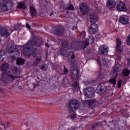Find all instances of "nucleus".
Segmentation results:
<instances>
[{
  "mask_svg": "<svg viewBox=\"0 0 130 130\" xmlns=\"http://www.w3.org/2000/svg\"><path fill=\"white\" fill-rule=\"evenodd\" d=\"M119 21L122 25H128L129 19L126 15H122L119 18Z\"/></svg>",
  "mask_w": 130,
  "mask_h": 130,
  "instance_id": "nucleus-14",
  "label": "nucleus"
},
{
  "mask_svg": "<svg viewBox=\"0 0 130 130\" xmlns=\"http://www.w3.org/2000/svg\"><path fill=\"white\" fill-rule=\"evenodd\" d=\"M117 9L120 12H124L126 10V6L123 2H120L117 5Z\"/></svg>",
  "mask_w": 130,
  "mask_h": 130,
  "instance_id": "nucleus-17",
  "label": "nucleus"
},
{
  "mask_svg": "<svg viewBox=\"0 0 130 130\" xmlns=\"http://www.w3.org/2000/svg\"><path fill=\"white\" fill-rule=\"evenodd\" d=\"M9 53H15V55L19 56L20 55V52L17 47V45L14 43H12L10 47L8 48Z\"/></svg>",
  "mask_w": 130,
  "mask_h": 130,
  "instance_id": "nucleus-8",
  "label": "nucleus"
},
{
  "mask_svg": "<svg viewBox=\"0 0 130 130\" xmlns=\"http://www.w3.org/2000/svg\"><path fill=\"white\" fill-rule=\"evenodd\" d=\"M79 9L82 15L86 16L89 13V7L85 3H82L79 6Z\"/></svg>",
  "mask_w": 130,
  "mask_h": 130,
  "instance_id": "nucleus-9",
  "label": "nucleus"
},
{
  "mask_svg": "<svg viewBox=\"0 0 130 130\" xmlns=\"http://www.w3.org/2000/svg\"><path fill=\"white\" fill-rule=\"evenodd\" d=\"M116 6V2L114 0H108L107 2L106 7L108 9H113Z\"/></svg>",
  "mask_w": 130,
  "mask_h": 130,
  "instance_id": "nucleus-18",
  "label": "nucleus"
},
{
  "mask_svg": "<svg viewBox=\"0 0 130 130\" xmlns=\"http://www.w3.org/2000/svg\"><path fill=\"white\" fill-rule=\"evenodd\" d=\"M127 63H128V66H130V59H127Z\"/></svg>",
  "mask_w": 130,
  "mask_h": 130,
  "instance_id": "nucleus-47",
  "label": "nucleus"
},
{
  "mask_svg": "<svg viewBox=\"0 0 130 130\" xmlns=\"http://www.w3.org/2000/svg\"><path fill=\"white\" fill-rule=\"evenodd\" d=\"M69 78H68L67 77H65L63 79V83L64 84H69Z\"/></svg>",
  "mask_w": 130,
  "mask_h": 130,
  "instance_id": "nucleus-37",
  "label": "nucleus"
},
{
  "mask_svg": "<svg viewBox=\"0 0 130 130\" xmlns=\"http://www.w3.org/2000/svg\"><path fill=\"white\" fill-rule=\"evenodd\" d=\"M41 62V57L38 56L36 58V59L33 62V65L35 67H37V66H38V64H39V63H40Z\"/></svg>",
  "mask_w": 130,
  "mask_h": 130,
  "instance_id": "nucleus-23",
  "label": "nucleus"
},
{
  "mask_svg": "<svg viewBox=\"0 0 130 130\" xmlns=\"http://www.w3.org/2000/svg\"><path fill=\"white\" fill-rule=\"evenodd\" d=\"M33 86L34 87V88H36V87H38V84H34Z\"/></svg>",
  "mask_w": 130,
  "mask_h": 130,
  "instance_id": "nucleus-48",
  "label": "nucleus"
},
{
  "mask_svg": "<svg viewBox=\"0 0 130 130\" xmlns=\"http://www.w3.org/2000/svg\"><path fill=\"white\" fill-rule=\"evenodd\" d=\"M66 9L68 10V11H75V8L74 7V5H73V4L69 5L68 7L66 8Z\"/></svg>",
  "mask_w": 130,
  "mask_h": 130,
  "instance_id": "nucleus-32",
  "label": "nucleus"
},
{
  "mask_svg": "<svg viewBox=\"0 0 130 130\" xmlns=\"http://www.w3.org/2000/svg\"><path fill=\"white\" fill-rule=\"evenodd\" d=\"M89 20L90 23L95 24L98 21V15L95 12L91 13L89 15Z\"/></svg>",
  "mask_w": 130,
  "mask_h": 130,
  "instance_id": "nucleus-13",
  "label": "nucleus"
},
{
  "mask_svg": "<svg viewBox=\"0 0 130 130\" xmlns=\"http://www.w3.org/2000/svg\"><path fill=\"white\" fill-rule=\"evenodd\" d=\"M129 74L130 70L126 68L124 69L122 72V74L123 77H128V76H129Z\"/></svg>",
  "mask_w": 130,
  "mask_h": 130,
  "instance_id": "nucleus-24",
  "label": "nucleus"
},
{
  "mask_svg": "<svg viewBox=\"0 0 130 130\" xmlns=\"http://www.w3.org/2000/svg\"><path fill=\"white\" fill-rule=\"evenodd\" d=\"M26 27L27 28V29H31V26H30V25H29L28 23L26 24Z\"/></svg>",
  "mask_w": 130,
  "mask_h": 130,
  "instance_id": "nucleus-45",
  "label": "nucleus"
},
{
  "mask_svg": "<svg viewBox=\"0 0 130 130\" xmlns=\"http://www.w3.org/2000/svg\"><path fill=\"white\" fill-rule=\"evenodd\" d=\"M15 3L13 1H9L6 0H3L0 2V12H6L11 10L13 7H14Z\"/></svg>",
  "mask_w": 130,
  "mask_h": 130,
  "instance_id": "nucleus-4",
  "label": "nucleus"
},
{
  "mask_svg": "<svg viewBox=\"0 0 130 130\" xmlns=\"http://www.w3.org/2000/svg\"><path fill=\"white\" fill-rule=\"evenodd\" d=\"M9 69H10V65L8 63H5L1 67V70L3 71L1 77V81L4 85H8L10 82L15 80V78L16 79L18 78V77L13 76L12 75H9L8 74V72L6 71H8Z\"/></svg>",
  "mask_w": 130,
  "mask_h": 130,
  "instance_id": "nucleus-2",
  "label": "nucleus"
},
{
  "mask_svg": "<svg viewBox=\"0 0 130 130\" xmlns=\"http://www.w3.org/2000/svg\"><path fill=\"white\" fill-rule=\"evenodd\" d=\"M70 117L72 120H74L75 117H77V115L76 114H72L71 115Z\"/></svg>",
  "mask_w": 130,
  "mask_h": 130,
  "instance_id": "nucleus-42",
  "label": "nucleus"
},
{
  "mask_svg": "<svg viewBox=\"0 0 130 130\" xmlns=\"http://www.w3.org/2000/svg\"><path fill=\"white\" fill-rule=\"evenodd\" d=\"M94 83L93 81H85L84 84L85 86H92Z\"/></svg>",
  "mask_w": 130,
  "mask_h": 130,
  "instance_id": "nucleus-35",
  "label": "nucleus"
},
{
  "mask_svg": "<svg viewBox=\"0 0 130 130\" xmlns=\"http://www.w3.org/2000/svg\"><path fill=\"white\" fill-rule=\"evenodd\" d=\"M47 69H48V67L46 64H43L41 67V70H43L44 71H47Z\"/></svg>",
  "mask_w": 130,
  "mask_h": 130,
  "instance_id": "nucleus-36",
  "label": "nucleus"
},
{
  "mask_svg": "<svg viewBox=\"0 0 130 130\" xmlns=\"http://www.w3.org/2000/svg\"><path fill=\"white\" fill-rule=\"evenodd\" d=\"M73 86L74 88H78L79 87V84H78V82H75L73 83Z\"/></svg>",
  "mask_w": 130,
  "mask_h": 130,
  "instance_id": "nucleus-41",
  "label": "nucleus"
},
{
  "mask_svg": "<svg viewBox=\"0 0 130 130\" xmlns=\"http://www.w3.org/2000/svg\"><path fill=\"white\" fill-rule=\"evenodd\" d=\"M1 125H3V126H4V129H6V126H5V124L4 123L1 124Z\"/></svg>",
  "mask_w": 130,
  "mask_h": 130,
  "instance_id": "nucleus-51",
  "label": "nucleus"
},
{
  "mask_svg": "<svg viewBox=\"0 0 130 130\" xmlns=\"http://www.w3.org/2000/svg\"><path fill=\"white\" fill-rule=\"evenodd\" d=\"M64 75H68V74L69 73V70L68 69H67V68L66 67V66H64Z\"/></svg>",
  "mask_w": 130,
  "mask_h": 130,
  "instance_id": "nucleus-39",
  "label": "nucleus"
},
{
  "mask_svg": "<svg viewBox=\"0 0 130 130\" xmlns=\"http://www.w3.org/2000/svg\"><path fill=\"white\" fill-rule=\"evenodd\" d=\"M0 91H2V88H0Z\"/></svg>",
  "mask_w": 130,
  "mask_h": 130,
  "instance_id": "nucleus-54",
  "label": "nucleus"
},
{
  "mask_svg": "<svg viewBox=\"0 0 130 130\" xmlns=\"http://www.w3.org/2000/svg\"><path fill=\"white\" fill-rule=\"evenodd\" d=\"M24 63L25 61H24V59L21 58H17L16 63L18 66H22V64H24Z\"/></svg>",
  "mask_w": 130,
  "mask_h": 130,
  "instance_id": "nucleus-28",
  "label": "nucleus"
},
{
  "mask_svg": "<svg viewBox=\"0 0 130 130\" xmlns=\"http://www.w3.org/2000/svg\"><path fill=\"white\" fill-rule=\"evenodd\" d=\"M8 60L9 62H11V63H13L16 60V56H11L9 57Z\"/></svg>",
  "mask_w": 130,
  "mask_h": 130,
  "instance_id": "nucleus-30",
  "label": "nucleus"
},
{
  "mask_svg": "<svg viewBox=\"0 0 130 130\" xmlns=\"http://www.w3.org/2000/svg\"><path fill=\"white\" fill-rule=\"evenodd\" d=\"M120 45H121V41H120V39H117L116 50L119 52L122 51V49L120 47Z\"/></svg>",
  "mask_w": 130,
  "mask_h": 130,
  "instance_id": "nucleus-22",
  "label": "nucleus"
},
{
  "mask_svg": "<svg viewBox=\"0 0 130 130\" xmlns=\"http://www.w3.org/2000/svg\"><path fill=\"white\" fill-rule=\"evenodd\" d=\"M117 77V74H116L113 77L111 78L109 80V83H110V84H112L113 87H115V85H116V78Z\"/></svg>",
  "mask_w": 130,
  "mask_h": 130,
  "instance_id": "nucleus-21",
  "label": "nucleus"
},
{
  "mask_svg": "<svg viewBox=\"0 0 130 130\" xmlns=\"http://www.w3.org/2000/svg\"><path fill=\"white\" fill-rule=\"evenodd\" d=\"M60 54L63 55V56H67V51H61Z\"/></svg>",
  "mask_w": 130,
  "mask_h": 130,
  "instance_id": "nucleus-43",
  "label": "nucleus"
},
{
  "mask_svg": "<svg viewBox=\"0 0 130 130\" xmlns=\"http://www.w3.org/2000/svg\"><path fill=\"white\" fill-rule=\"evenodd\" d=\"M75 129H76V128L73 127L70 130H75Z\"/></svg>",
  "mask_w": 130,
  "mask_h": 130,
  "instance_id": "nucleus-50",
  "label": "nucleus"
},
{
  "mask_svg": "<svg viewBox=\"0 0 130 130\" xmlns=\"http://www.w3.org/2000/svg\"><path fill=\"white\" fill-rule=\"evenodd\" d=\"M70 55H71V58H68L67 61L69 63H71V76L73 80H76L79 79V70L76 65V59H75V53L74 52H70Z\"/></svg>",
  "mask_w": 130,
  "mask_h": 130,
  "instance_id": "nucleus-3",
  "label": "nucleus"
},
{
  "mask_svg": "<svg viewBox=\"0 0 130 130\" xmlns=\"http://www.w3.org/2000/svg\"><path fill=\"white\" fill-rule=\"evenodd\" d=\"M43 42L42 40L38 39L36 36H34L32 38V42L31 40H29L28 43L23 45L22 52L26 56H30L32 54L34 57L37 56V49L32 50L33 52H31L30 49L33 47V44L35 46H41L43 45Z\"/></svg>",
  "mask_w": 130,
  "mask_h": 130,
  "instance_id": "nucleus-1",
  "label": "nucleus"
},
{
  "mask_svg": "<svg viewBox=\"0 0 130 130\" xmlns=\"http://www.w3.org/2000/svg\"><path fill=\"white\" fill-rule=\"evenodd\" d=\"M54 33L58 36H61L66 33V30L61 26H57L54 28Z\"/></svg>",
  "mask_w": 130,
  "mask_h": 130,
  "instance_id": "nucleus-11",
  "label": "nucleus"
},
{
  "mask_svg": "<svg viewBox=\"0 0 130 130\" xmlns=\"http://www.w3.org/2000/svg\"><path fill=\"white\" fill-rule=\"evenodd\" d=\"M45 46H46V47H50V46L49 45H48V44H45Z\"/></svg>",
  "mask_w": 130,
  "mask_h": 130,
  "instance_id": "nucleus-49",
  "label": "nucleus"
},
{
  "mask_svg": "<svg viewBox=\"0 0 130 130\" xmlns=\"http://www.w3.org/2000/svg\"><path fill=\"white\" fill-rule=\"evenodd\" d=\"M86 103L88 104L89 107L92 108V107H94L96 105V100H89L86 101Z\"/></svg>",
  "mask_w": 130,
  "mask_h": 130,
  "instance_id": "nucleus-19",
  "label": "nucleus"
},
{
  "mask_svg": "<svg viewBox=\"0 0 130 130\" xmlns=\"http://www.w3.org/2000/svg\"><path fill=\"white\" fill-rule=\"evenodd\" d=\"M121 71V66L119 64H117L115 66L114 69H113V71L116 75H117L118 72H120Z\"/></svg>",
  "mask_w": 130,
  "mask_h": 130,
  "instance_id": "nucleus-20",
  "label": "nucleus"
},
{
  "mask_svg": "<svg viewBox=\"0 0 130 130\" xmlns=\"http://www.w3.org/2000/svg\"><path fill=\"white\" fill-rule=\"evenodd\" d=\"M77 29H78V28L76 26H74L72 28V30H73L74 31H75V30H77Z\"/></svg>",
  "mask_w": 130,
  "mask_h": 130,
  "instance_id": "nucleus-46",
  "label": "nucleus"
},
{
  "mask_svg": "<svg viewBox=\"0 0 130 130\" xmlns=\"http://www.w3.org/2000/svg\"><path fill=\"white\" fill-rule=\"evenodd\" d=\"M5 54H6V52L4 50L0 51V58H2L3 56H5Z\"/></svg>",
  "mask_w": 130,
  "mask_h": 130,
  "instance_id": "nucleus-38",
  "label": "nucleus"
},
{
  "mask_svg": "<svg viewBox=\"0 0 130 130\" xmlns=\"http://www.w3.org/2000/svg\"><path fill=\"white\" fill-rule=\"evenodd\" d=\"M18 9H21L22 10H25L26 9L27 7L24 2H21L18 4V6L17 7Z\"/></svg>",
  "mask_w": 130,
  "mask_h": 130,
  "instance_id": "nucleus-25",
  "label": "nucleus"
},
{
  "mask_svg": "<svg viewBox=\"0 0 130 130\" xmlns=\"http://www.w3.org/2000/svg\"><path fill=\"white\" fill-rule=\"evenodd\" d=\"M127 44L128 45H130V35H129L127 37Z\"/></svg>",
  "mask_w": 130,
  "mask_h": 130,
  "instance_id": "nucleus-44",
  "label": "nucleus"
},
{
  "mask_svg": "<svg viewBox=\"0 0 130 130\" xmlns=\"http://www.w3.org/2000/svg\"><path fill=\"white\" fill-rule=\"evenodd\" d=\"M87 92L89 93H94V88L92 87H88L86 88L85 90V93H87Z\"/></svg>",
  "mask_w": 130,
  "mask_h": 130,
  "instance_id": "nucleus-34",
  "label": "nucleus"
},
{
  "mask_svg": "<svg viewBox=\"0 0 130 130\" xmlns=\"http://www.w3.org/2000/svg\"><path fill=\"white\" fill-rule=\"evenodd\" d=\"M86 32L85 31H82L80 33V38L83 41V44H87V46L89 45V44H92L94 42V37L92 36H90L88 38L86 39Z\"/></svg>",
  "mask_w": 130,
  "mask_h": 130,
  "instance_id": "nucleus-6",
  "label": "nucleus"
},
{
  "mask_svg": "<svg viewBox=\"0 0 130 130\" xmlns=\"http://www.w3.org/2000/svg\"><path fill=\"white\" fill-rule=\"evenodd\" d=\"M0 35L3 37H9L11 35V34H10L6 27L0 26Z\"/></svg>",
  "mask_w": 130,
  "mask_h": 130,
  "instance_id": "nucleus-15",
  "label": "nucleus"
},
{
  "mask_svg": "<svg viewBox=\"0 0 130 130\" xmlns=\"http://www.w3.org/2000/svg\"><path fill=\"white\" fill-rule=\"evenodd\" d=\"M97 28H98L97 24L92 23L88 29V32L90 34H96V33H97Z\"/></svg>",
  "mask_w": 130,
  "mask_h": 130,
  "instance_id": "nucleus-16",
  "label": "nucleus"
},
{
  "mask_svg": "<svg viewBox=\"0 0 130 130\" xmlns=\"http://www.w3.org/2000/svg\"><path fill=\"white\" fill-rule=\"evenodd\" d=\"M106 90H107V84L104 83H102L98 85L95 92L98 94L101 95L102 94L105 93Z\"/></svg>",
  "mask_w": 130,
  "mask_h": 130,
  "instance_id": "nucleus-7",
  "label": "nucleus"
},
{
  "mask_svg": "<svg viewBox=\"0 0 130 130\" xmlns=\"http://www.w3.org/2000/svg\"><path fill=\"white\" fill-rule=\"evenodd\" d=\"M30 10L31 16H32V17H34V16H36V15H37V13L36 12V10L34 9L33 7H30Z\"/></svg>",
  "mask_w": 130,
  "mask_h": 130,
  "instance_id": "nucleus-27",
  "label": "nucleus"
},
{
  "mask_svg": "<svg viewBox=\"0 0 130 130\" xmlns=\"http://www.w3.org/2000/svg\"><path fill=\"white\" fill-rule=\"evenodd\" d=\"M102 124L101 122H98L97 123H95L94 124L92 125V128H96V127H98V126H100Z\"/></svg>",
  "mask_w": 130,
  "mask_h": 130,
  "instance_id": "nucleus-33",
  "label": "nucleus"
},
{
  "mask_svg": "<svg viewBox=\"0 0 130 130\" xmlns=\"http://www.w3.org/2000/svg\"><path fill=\"white\" fill-rule=\"evenodd\" d=\"M69 106L71 111H75V110L77 109L80 106V102L77 100H74L70 102Z\"/></svg>",
  "mask_w": 130,
  "mask_h": 130,
  "instance_id": "nucleus-10",
  "label": "nucleus"
},
{
  "mask_svg": "<svg viewBox=\"0 0 130 130\" xmlns=\"http://www.w3.org/2000/svg\"><path fill=\"white\" fill-rule=\"evenodd\" d=\"M95 92H85V95L87 98H92L94 96Z\"/></svg>",
  "mask_w": 130,
  "mask_h": 130,
  "instance_id": "nucleus-29",
  "label": "nucleus"
},
{
  "mask_svg": "<svg viewBox=\"0 0 130 130\" xmlns=\"http://www.w3.org/2000/svg\"><path fill=\"white\" fill-rule=\"evenodd\" d=\"M87 44H84L83 40L81 37L76 41L73 42L71 44V47L73 50H81V49H84L87 47Z\"/></svg>",
  "mask_w": 130,
  "mask_h": 130,
  "instance_id": "nucleus-5",
  "label": "nucleus"
},
{
  "mask_svg": "<svg viewBox=\"0 0 130 130\" xmlns=\"http://www.w3.org/2000/svg\"><path fill=\"white\" fill-rule=\"evenodd\" d=\"M121 82L122 80H119L117 82L118 88H119V89H120V88L121 87Z\"/></svg>",
  "mask_w": 130,
  "mask_h": 130,
  "instance_id": "nucleus-40",
  "label": "nucleus"
},
{
  "mask_svg": "<svg viewBox=\"0 0 130 130\" xmlns=\"http://www.w3.org/2000/svg\"><path fill=\"white\" fill-rule=\"evenodd\" d=\"M60 42L63 47H66V46H68V45H69V42L67 40L61 39Z\"/></svg>",
  "mask_w": 130,
  "mask_h": 130,
  "instance_id": "nucleus-31",
  "label": "nucleus"
},
{
  "mask_svg": "<svg viewBox=\"0 0 130 130\" xmlns=\"http://www.w3.org/2000/svg\"><path fill=\"white\" fill-rule=\"evenodd\" d=\"M53 14H54L53 12H52L51 14L50 15V17H51V16H52V15H53Z\"/></svg>",
  "mask_w": 130,
  "mask_h": 130,
  "instance_id": "nucleus-52",
  "label": "nucleus"
},
{
  "mask_svg": "<svg viewBox=\"0 0 130 130\" xmlns=\"http://www.w3.org/2000/svg\"><path fill=\"white\" fill-rule=\"evenodd\" d=\"M99 53L101 55H107L108 54V47L106 45L100 46L99 48Z\"/></svg>",
  "mask_w": 130,
  "mask_h": 130,
  "instance_id": "nucleus-12",
  "label": "nucleus"
},
{
  "mask_svg": "<svg viewBox=\"0 0 130 130\" xmlns=\"http://www.w3.org/2000/svg\"><path fill=\"white\" fill-rule=\"evenodd\" d=\"M100 76H101V74L100 73V74H99V77H100Z\"/></svg>",
  "mask_w": 130,
  "mask_h": 130,
  "instance_id": "nucleus-53",
  "label": "nucleus"
},
{
  "mask_svg": "<svg viewBox=\"0 0 130 130\" xmlns=\"http://www.w3.org/2000/svg\"><path fill=\"white\" fill-rule=\"evenodd\" d=\"M99 60L101 61V64H103L104 66H105L106 64H107V59H105V58H102V60H101V58H100V59H99L98 63H100V62H99Z\"/></svg>",
  "mask_w": 130,
  "mask_h": 130,
  "instance_id": "nucleus-26",
  "label": "nucleus"
},
{
  "mask_svg": "<svg viewBox=\"0 0 130 130\" xmlns=\"http://www.w3.org/2000/svg\"><path fill=\"white\" fill-rule=\"evenodd\" d=\"M2 40V39H0V41Z\"/></svg>",
  "mask_w": 130,
  "mask_h": 130,
  "instance_id": "nucleus-55",
  "label": "nucleus"
}]
</instances>
